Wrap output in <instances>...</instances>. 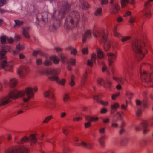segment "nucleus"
Listing matches in <instances>:
<instances>
[{"label": "nucleus", "mask_w": 153, "mask_h": 153, "mask_svg": "<svg viewBox=\"0 0 153 153\" xmlns=\"http://www.w3.org/2000/svg\"><path fill=\"white\" fill-rule=\"evenodd\" d=\"M108 33L106 30L99 31L98 30H95L93 32L94 36L96 38L101 37L102 38V41L104 42L108 37Z\"/></svg>", "instance_id": "423d86ee"}, {"label": "nucleus", "mask_w": 153, "mask_h": 153, "mask_svg": "<svg viewBox=\"0 0 153 153\" xmlns=\"http://www.w3.org/2000/svg\"><path fill=\"white\" fill-rule=\"evenodd\" d=\"M61 58L62 61L63 63H67V64H69V62L68 60V59L63 54H62L61 55Z\"/></svg>", "instance_id": "e433bc0d"}, {"label": "nucleus", "mask_w": 153, "mask_h": 153, "mask_svg": "<svg viewBox=\"0 0 153 153\" xmlns=\"http://www.w3.org/2000/svg\"><path fill=\"white\" fill-rule=\"evenodd\" d=\"M75 84V82L74 81L73 78H71L70 82V85L71 86H74Z\"/></svg>", "instance_id": "bf43d9fd"}, {"label": "nucleus", "mask_w": 153, "mask_h": 153, "mask_svg": "<svg viewBox=\"0 0 153 153\" xmlns=\"http://www.w3.org/2000/svg\"><path fill=\"white\" fill-rule=\"evenodd\" d=\"M134 17L131 16L130 17V19L129 22L131 23H132L134 22Z\"/></svg>", "instance_id": "338daca9"}, {"label": "nucleus", "mask_w": 153, "mask_h": 153, "mask_svg": "<svg viewBox=\"0 0 153 153\" xmlns=\"http://www.w3.org/2000/svg\"><path fill=\"white\" fill-rule=\"evenodd\" d=\"M98 81L100 84L103 86L105 88L109 90H111L112 82L111 79H106L105 80L100 77L98 79Z\"/></svg>", "instance_id": "6e6552de"}, {"label": "nucleus", "mask_w": 153, "mask_h": 153, "mask_svg": "<svg viewBox=\"0 0 153 153\" xmlns=\"http://www.w3.org/2000/svg\"><path fill=\"white\" fill-rule=\"evenodd\" d=\"M141 79L142 82H146L148 84L152 82L153 79L151 77H141Z\"/></svg>", "instance_id": "cd10ccee"}, {"label": "nucleus", "mask_w": 153, "mask_h": 153, "mask_svg": "<svg viewBox=\"0 0 153 153\" xmlns=\"http://www.w3.org/2000/svg\"><path fill=\"white\" fill-rule=\"evenodd\" d=\"M69 8V5L67 3L65 5L63 6L59 12V16L58 18L63 17L64 14L68 10Z\"/></svg>", "instance_id": "2eb2a0df"}, {"label": "nucleus", "mask_w": 153, "mask_h": 153, "mask_svg": "<svg viewBox=\"0 0 153 153\" xmlns=\"http://www.w3.org/2000/svg\"><path fill=\"white\" fill-rule=\"evenodd\" d=\"M70 62L71 65L74 66L75 65V59H71L70 60Z\"/></svg>", "instance_id": "13d9d810"}, {"label": "nucleus", "mask_w": 153, "mask_h": 153, "mask_svg": "<svg viewBox=\"0 0 153 153\" xmlns=\"http://www.w3.org/2000/svg\"><path fill=\"white\" fill-rule=\"evenodd\" d=\"M152 1H153V0H149L147 1L145 4L146 9L144 11V12H143V13L144 15L146 16V17L148 18H149L150 17L151 14L150 13V10L149 9H146L148 8L150 2Z\"/></svg>", "instance_id": "f3484780"}, {"label": "nucleus", "mask_w": 153, "mask_h": 153, "mask_svg": "<svg viewBox=\"0 0 153 153\" xmlns=\"http://www.w3.org/2000/svg\"><path fill=\"white\" fill-rule=\"evenodd\" d=\"M67 50H71L70 53L73 55H75L77 53V50L75 48H72L71 46H69L66 48Z\"/></svg>", "instance_id": "f704fd0d"}, {"label": "nucleus", "mask_w": 153, "mask_h": 153, "mask_svg": "<svg viewBox=\"0 0 153 153\" xmlns=\"http://www.w3.org/2000/svg\"><path fill=\"white\" fill-rule=\"evenodd\" d=\"M113 33L115 36L120 39L121 38L122 36L119 32H117V31H115V32H113Z\"/></svg>", "instance_id": "603ef678"}, {"label": "nucleus", "mask_w": 153, "mask_h": 153, "mask_svg": "<svg viewBox=\"0 0 153 153\" xmlns=\"http://www.w3.org/2000/svg\"><path fill=\"white\" fill-rule=\"evenodd\" d=\"M50 59L53 61L55 64H58L59 62V59L57 56H53L50 57Z\"/></svg>", "instance_id": "7c9ffc66"}, {"label": "nucleus", "mask_w": 153, "mask_h": 153, "mask_svg": "<svg viewBox=\"0 0 153 153\" xmlns=\"http://www.w3.org/2000/svg\"><path fill=\"white\" fill-rule=\"evenodd\" d=\"M128 3L127 0H121V4L122 8H123L126 6L127 3Z\"/></svg>", "instance_id": "8fccbe9b"}, {"label": "nucleus", "mask_w": 153, "mask_h": 153, "mask_svg": "<svg viewBox=\"0 0 153 153\" xmlns=\"http://www.w3.org/2000/svg\"><path fill=\"white\" fill-rule=\"evenodd\" d=\"M0 39L2 43H5L6 41V40L7 39V37L5 36H2L0 37Z\"/></svg>", "instance_id": "09e8293b"}, {"label": "nucleus", "mask_w": 153, "mask_h": 153, "mask_svg": "<svg viewBox=\"0 0 153 153\" xmlns=\"http://www.w3.org/2000/svg\"><path fill=\"white\" fill-rule=\"evenodd\" d=\"M120 95L119 93H117L112 95L111 98L113 100H115L116 98Z\"/></svg>", "instance_id": "5fc2aeb1"}, {"label": "nucleus", "mask_w": 153, "mask_h": 153, "mask_svg": "<svg viewBox=\"0 0 153 153\" xmlns=\"http://www.w3.org/2000/svg\"><path fill=\"white\" fill-rule=\"evenodd\" d=\"M57 28V26L56 24H52L50 26L49 28L51 30L54 31Z\"/></svg>", "instance_id": "a18cd8bd"}, {"label": "nucleus", "mask_w": 153, "mask_h": 153, "mask_svg": "<svg viewBox=\"0 0 153 153\" xmlns=\"http://www.w3.org/2000/svg\"><path fill=\"white\" fill-rule=\"evenodd\" d=\"M42 60L39 59H37L36 61V64L38 65H41L42 63Z\"/></svg>", "instance_id": "6e6d98bb"}, {"label": "nucleus", "mask_w": 153, "mask_h": 153, "mask_svg": "<svg viewBox=\"0 0 153 153\" xmlns=\"http://www.w3.org/2000/svg\"><path fill=\"white\" fill-rule=\"evenodd\" d=\"M111 47L109 43H106L104 45V49L105 51H108Z\"/></svg>", "instance_id": "37998d69"}, {"label": "nucleus", "mask_w": 153, "mask_h": 153, "mask_svg": "<svg viewBox=\"0 0 153 153\" xmlns=\"http://www.w3.org/2000/svg\"><path fill=\"white\" fill-rule=\"evenodd\" d=\"M107 55L108 57L109 64L110 66L113 65L114 61L116 59L117 56L116 53H114L112 52H108L107 53Z\"/></svg>", "instance_id": "f8f14e48"}, {"label": "nucleus", "mask_w": 153, "mask_h": 153, "mask_svg": "<svg viewBox=\"0 0 153 153\" xmlns=\"http://www.w3.org/2000/svg\"><path fill=\"white\" fill-rule=\"evenodd\" d=\"M70 99L69 96L68 94H65L63 96V101L66 103Z\"/></svg>", "instance_id": "ea45409f"}, {"label": "nucleus", "mask_w": 153, "mask_h": 153, "mask_svg": "<svg viewBox=\"0 0 153 153\" xmlns=\"http://www.w3.org/2000/svg\"><path fill=\"white\" fill-rule=\"evenodd\" d=\"M80 7L83 9H86L88 8L89 5L87 3L85 2L83 0H80Z\"/></svg>", "instance_id": "393cba45"}, {"label": "nucleus", "mask_w": 153, "mask_h": 153, "mask_svg": "<svg viewBox=\"0 0 153 153\" xmlns=\"http://www.w3.org/2000/svg\"><path fill=\"white\" fill-rule=\"evenodd\" d=\"M101 2L102 5L106 4L108 3V0H102L101 1Z\"/></svg>", "instance_id": "e2e57ef3"}, {"label": "nucleus", "mask_w": 153, "mask_h": 153, "mask_svg": "<svg viewBox=\"0 0 153 153\" xmlns=\"http://www.w3.org/2000/svg\"><path fill=\"white\" fill-rule=\"evenodd\" d=\"M96 59V56L95 53L93 54L92 55L91 60H88L87 62V65L91 67L92 66L93 62H95Z\"/></svg>", "instance_id": "aec40b11"}, {"label": "nucleus", "mask_w": 153, "mask_h": 153, "mask_svg": "<svg viewBox=\"0 0 153 153\" xmlns=\"http://www.w3.org/2000/svg\"><path fill=\"white\" fill-rule=\"evenodd\" d=\"M140 73L141 76H153V66H151V70L149 72L143 70L140 66Z\"/></svg>", "instance_id": "ddd939ff"}, {"label": "nucleus", "mask_w": 153, "mask_h": 153, "mask_svg": "<svg viewBox=\"0 0 153 153\" xmlns=\"http://www.w3.org/2000/svg\"><path fill=\"white\" fill-rule=\"evenodd\" d=\"M145 43L140 40H137L134 41L132 44L133 50L136 53V56L140 60L143 58L145 55L143 52V47Z\"/></svg>", "instance_id": "7ed1b4c3"}, {"label": "nucleus", "mask_w": 153, "mask_h": 153, "mask_svg": "<svg viewBox=\"0 0 153 153\" xmlns=\"http://www.w3.org/2000/svg\"><path fill=\"white\" fill-rule=\"evenodd\" d=\"M54 90L52 88H50L48 90L44 91L43 93L45 97L53 99L54 97L53 92Z\"/></svg>", "instance_id": "4468645a"}, {"label": "nucleus", "mask_w": 153, "mask_h": 153, "mask_svg": "<svg viewBox=\"0 0 153 153\" xmlns=\"http://www.w3.org/2000/svg\"><path fill=\"white\" fill-rule=\"evenodd\" d=\"M49 78L50 80L54 81L61 85L63 86L65 85V80L64 79H60L59 77H49Z\"/></svg>", "instance_id": "dca6fc26"}, {"label": "nucleus", "mask_w": 153, "mask_h": 153, "mask_svg": "<svg viewBox=\"0 0 153 153\" xmlns=\"http://www.w3.org/2000/svg\"><path fill=\"white\" fill-rule=\"evenodd\" d=\"M82 52L84 54H87L88 53L87 48H83L82 51Z\"/></svg>", "instance_id": "680f3d73"}, {"label": "nucleus", "mask_w": 153, "mask_h": 153, "mask_svg": "<svg viewBox=\"0 0 153 153\" xmlns=\"http://www.w3.org/2000/svg\"><path fill=\"white\" fill-rule=\"evenodd\" d=\"M51 61V60L50 59V57H47L46 59L43 62V64L47 66L51 65L52 64Z\"/></svg>", "instance_id": "72a5a7b5"}, {"label": "nucleus", "mask_w": 153, "mask_h": 153, "mask_svg": "<svg viewBox=\"0 0 153 153\" xmlns=\"http://www.w3.org/2000/svg\"><path fill=\"white\" fill-rule=\"evenodd\" d=\"M80 18L79 13L76 11L71 12L66 18V20L69 21L71 26L65 24L64 27L67 30L71 29L72 27H75L78 25Z\"/></svg>", "instance_id": "f03ea898"}, {"label": "nucleus", "mask_w": 153, "mask_h": 153, "mask_svg": "<svg viewBox=\"0 0 153 153\" xmlns=\"http://www.w3.org/2000/svg\"><path fill=\"white\" fill-rule=\"evenodd\" d=\"M107 110L105 108H102L101 110L100 113L102 114H104L107 112Z\"/></svg>", "instance_id": "69168bd1"}, {"label": "nucleus", "mask_w": 153, "mask_h": 153, "mask_svg": "<svg viewBox=\"0 0 153 153\" xmlns=\"http://www.w3.org/2000/svg\"><path fill=\"white\" fill-rule=\"evenodd\" d=\"M117 119L113 118L111 120V126L114 128H117L118 126V124L117 123Z\"/></svg>", "instance_id": "c85d7f7f"}, {"label": "nucleus", "mask_w": 153, "mask_h": 153, "mask_svg": "<svg viewBox=\"0 0 153 153\" xmlns=\"http://www.w3.org/2000/svg\"><path fill=\"white\" fill-rule=\"evenodd\" d=\"M91 36L90 31L89 30H87L85 31L84 34L82 37V42L85 43L86 40L89 39Z\"/></svg>", "instance_id": "a211bd4d"}, {"label": "nucleus", "mask_w": 153, "mask_h": 153, "mask_svg": "<svg viewBox=\"0 0 153 153\" xmlns=\"http://www.w3.org/2000/svg\"><path fill=\"white\" fill-rule=\"evenodd\" d=\"M26 68L24 67H22L19 68L17 71V73L20 76H25L26 75V72L23 71H26Z\"/></svg>", "instance_id": "b1692460"}, {"label": "nucleus", "mask_w": 153, "mask_h": 153, "mask_svg": "<svg viewBox=\"0 0 153 153\" xmlns=\"http://www.w3.org/2000/svg\"><path fill=\"white\" fill-rule=\"evenodd\" d=\"M100 97L99 96H95L93 97V99L96 100L98 102L104 105H107L108 104V102H104L102 101L99 100Z\"/></svg>", "instance_id": "a878e982"}, {"label": "nucleus", "mask_w": 153, "mask_h": 153, "mask_svg": "<svg viewBox=\"0 0 153 153\" xmlns=\"http://www.w3.org/2000/svg\"><path fill=\"white\" fill-rule=\"evenodd\" d=\"M129 65L127 63V65L125 66L123 71V73L125 76H128L129 74Z\"/></svg>", "instance_id": "58836bf2"}, {"label": "nucleus", "mask_w": 153, "mask_h": 153, "mask_svg": "<svg viewBox=\"0 0 153 153\" xmlns=\"http://www.w3.org/2000/svg\"><path fill=\"white\" fill-rule=\"evenodd\" d=\"M30 141L32 143H35L37 141V137L34 134L31 135L29 137H24L19 142V143H24L28 141Z\"/></svg>", "instance_id": "9b49d317"}, {"label": "nucleus", "mask_w": 153, "mask_h": 153, "mask_svg": "<svg viewBox=\"0 0 153 153\" xmlns=\"http://www.w3.org/2000/svg\"><path fill=\"white\" fill-rule=\"evenodd\" d=\"M137 130L140 129L142 130L143 133L144 135L146 134L149 131L148 128V125L147 123L143 122L140 123L139 126H137L135 128Z\"/></svg>", "instance_id": "9d476101"}, {"label": "nucleus", "mask_w": 153, "mask_h": 153, "mask_svg": "<svg viewBox=\"0 0 153 153\" xmlns=\"http://www.w3.org/2000/svg\"><path fill=\"white\" fill-rule=\"evenodd\" d=\"M6 2V0H0V7L3 6Z\"/></svg>", "instance_id": "4d7b16f0"}, {"label": "nucleus", "mask_w": 153, "mask_h": 153, "mask_svg": "<svg viewBox=\"0 0 153 153\" xmlns=\"http://www.w3.org/2000/svg\"><path fill=\"white\" fill-rule=\"evenodd\" d=\"M33 91L34 92H36L37 91V87L36 86H34L33 88L28 87L26 88L25 91L14 90L11 92L8 96L0 99V106L7 104L13 99L23 97L25 94V95L23 100L24 102H27L31 98L33 97Z\"/></svg>", "instance_id": "f257e3e1"}, {"label": "nucleus", "mask_w": 153, "mask_h": 153, "mask_svg": "<svg viewBox=\"0 0 153 153\" xmlns=\"http://www.w3.org/2000/svg\"><path fill=\"white\" fill-rule=\"evenodd\" d=\"M124 127V124L123 122L122 123L121 126H120V134H122L125 132V130L123 128Z\"/></svg>", "instance_id": "3c124183"}, {"label": "nucleus", "mask_w": 153, "mask_h": 153, "mask_svg": "<svg viewBox=\"0 0 153 153\" xmlns=\"http://www.w3.org/2000/svg\"><path fill=\"white\" fill-rule=\"evenodd\" d=\"M28 149L25 147H13L7 149L5 153H27Z\"/></svg>", "instance_id": "39448f33"}, {"label": "nucleus", "mask_w": 153, "mask_h": 153, "mask_svg": "<svg viewBox=\"0 0 153 153\" xmlns=\"http://www.w3.org/2000/svg\"><path fill=\"white\" fill-rule=\"evenodd\" d=\"M106 132V128L105 127H102L99 129V133L101 134V136L98 139V141L102 147H104L105 146V142L103 139L105 136Z\"/></svg>", "instance_id": "1a4fd4ad"}, {"label": "nucleus", "mask_w": 153, "mask_h": 153, "mask_svg": "<svg viewBox=\"0 0 153 153\" xmlns=\"http://www.w3.org/2000/svg\"><path fill=\"white\" fill-rule=\"evenodd\" d=\"M119 107L118 103H115L111 105V108L112 109L111 113H113L116 111V109Z\"/></svg>", "instance_id": "c756f323"}, {"label": "nucleus", "mask_w": 153, "mask_h": 153, "mask_svg": "<svg viewBox=\"0 0 153 153\" xmlns=\"http://www.w3.org/2000/svg\"><path fill=\"white\" fill-rule=\"evenodd\" d=\"M52 118V117L51 115L48 116H47L44 120L43 121V123H47L49 122L51 119Z\"/></svg>", "instance_id": "c03bdc74"}, {"label": "nucleus", "mask_w": 153, "mask_h": 153, "mask_svg": "<svg viewBox=\"0 0 153 153\" xmlns=\"http://www.w3.org/2000/svg\"><path fill=\"white\" fill-rule=\"evenodd\" d=\"M96 16H101L102 14V9L101 8H98L95 10L94 13Z\"/></svg>", "instance_id": "c9c22d12"}, {"label": "nucleus", "mask_w": 153, "mask_h": 153, "mask_svg": "<svg viewBox=\"0 0 153 153\" xmlns=\"http://www.w3.org/2000/svg\"><path fill=\"white\" fill-rule=\"evenodd\" d=\"M119 10V7L118 4L116 3L114 4L113 8L111 10L110 12L114 14H117Z\"/></svg>", "instance_id": "412c9836"}, {"label": "nucleus", "mask_w": 153, "mask_h": 153, "mask_svg": "<svg viewBox=\"0 0 153 153\" xmlns=\"http://www.w3.org/2000/svg\"><path fill=\"white\" fill-rule=\"evenodd\" d=\"M55 104L54 103H48L46 105L47 108L49 109L53 108L55 107Z\"/></svg>", "instance_id": "79ce46f5"}, {"label": "nucleus", "mask_w": 153, "mask_h": 153, "mask_svg": "<svg viewBox=\"0 0 153 153\" xmlns=\"http://www.w3.org/2000/svg\"><path fill=\"white\" fill-rule=\"evenodd\" d=\"M102 71L103 72L107 71V67L105 64L103 65V66L102 68Z\"/></svg>", "instance_id": "0e129e2a"}, {"label": "nucleus", "mask_w": 153, "mask_h": 153, "mask_svg": "<svg viewBox=\"0 0 153 153\" xmlns=\"http://www.w3.org/2000/svg\"><path fill=\"white\" fill-rule=\"evenodd\" d=\"M88 121L85 123V128H87L90 126H91V123L89 121Z\"/></svg>", "instance_id": "864d4df0"}, {"label": "nucleus", "mask_w": 153, "mask_h": 153, "mask_svg": "<svg viewBox=\"0 0 153 153\" xmlns=\"http://www.w3.org/2000/svg\"><path fill=\"white\" fill-rule=\"evenodd\" d=\"M113 79L116 81L118 83H122L123 82L125 79L123 77H113Z\"/></svg>", "instance_id": "473e14b6"}, {"label": "nucleus", "mask_w": 153, "mask_h": 153, "mask_svg": "<svg viewBox=\"0 0 153 153\" xmlns=\"http://www.w3.org/2000/svg\"><path fill=\"white\" fill-rule=\"evenodd\" d=\"M39 54L40 55L44 56V53L40 51H34L33 53V55L36 56L37 55Z\"/></svg>", "instance_id": "4c0bfd02"}, {"label": "nucleus", "mask_w": 153, "mask_h": 153, "mask_svg": "<svg viewBox=\"0 0 153 153\" xmlns=\"http://www.w3.org/2000/svg\"><path fill=\"white\" fill-rule=\"evenodd\" d=\"M17 83V80L14 78H13L10 79L9 81L10 85L11 87L12 88L15 87Z\"/></svg>", "instance_id": "bb28decb"}, {"label": "nucleus", "mask_w": 153, "mask_h": 153, "mask_svg": "<svg viewBox=\"0 0 153 153\" xmlns=\"http://www.w3.org/2000/svg\"><path fill=\"white\" fill-rule=\"evenodd\" d=\"M121 41L123 42H124L128 40H129L131 38L130 36H126L125 37H123L122 36Z\"/></svg>", "instance_id": "49530a36"}, {"label": "nucleus", "mask_w": 153, "mask_h": 153, "mask_svg": "<svg viewBox=\"0 0 153 153\" xmlns=\"http://www.w3.org/2000/svg\"><path fill=\"white\" fill-rule=\"evenodd\" d=\"M29 30V27H26L23 28V35L27 38H30V35L28 33Z\"/></svg>", "instance_id": "6ab92c4d"}, {"label": "nucleus", "mask_w": 153, "mask_h": 153, "mask_svg": "<svg viewBox=\"0 0 153 153\" xmlns=\"http://www.w3.org/2000/svg\"><path fill=\"white\" fill-rule=\"evenodd\" d=\"M24 48V47L23 45H21L19 44L16 46V49L19 51H21L23 50Z\"/></svg>", "instance_id": "de8ad7c7"}, {"label": "nucleus", "mask_w": 153, "mask_h": 153, "mask_svg": "<svg viewBox=\"0 0 153 153\" xmlns=\"http://www.w3.org/2000/svg\"><path fill=\"white\" fill-rule=\"evenodd\" d=\"M75 145L78 146H82L88 149H91L92 147V145L91 144H87L84 142H82L80 143H76Z\"/></svg>", "instance_id": "5701e85b"}, {"label": "nucleus", "mask_w": 153, "mask_h": 153, "mask_svg": "<svg viewBox=\"0 0 153 153\" xmlns=\"http://www.w3.org/2000/svg\"><path fill=\"white\" fill-rule=\"evenodd\" d=\"M85 117L86 120L90 121H97L99 119L98 117H91L89 116H85Z\"/></svg>", "instance_id": "4be33fe9"}, {"label": "nucleus", "mask_w": 153, "mask_h": 153, "mask_svg": "<svg viewBox=\"0 0 153 153\" xmlns=\"http://www.w3.org/2000/svg\"><path fill=\"white\" fill-rule=\"evenodd\" d=\"M15 24L14 25V27L19 26L23 24V22L19 20H16L15 21Z\"/></svg>", "instance_id": "a19ab883"}, {"label": "nucleus", "mask_w": 153, "mask_h": 153, "mask_svg": "<svg viewBox=\"0 0 153 153\" xmlns=\"http://www.w3.org/2000/svg\"><path fill=\"white\" fill-rule=\"evenodd\" d=\"M7 40L8 41V42L10 43H12L14 41L13 39L11 37H10L9 38L7 37Z\"/></svg>", "instance_id": "774afa93"}, {"label": "nucleus", "mask_w": 153, "mask_h": 153, "mask_svg": "<svg viewBox=\"0 0 153 153\" xmlns=\"http://www.w3.org/2000/svg\"><path fill=\"white\" fill-rule=\"evenodd\" d=\"M97 56L98 58L102 59L103 58L104 55L103 52L100 49H97Z\"/></svg>", "instance_id": "2f4dec72"}, {"label": "nucleus", "mask_w": 153, "mask_h": 153, "mask_svg": "<svg viewBox=\"0 0 153 153\" xmlns=\"http://www.w3.org/2000/svg\"><path fill=\"white\" fill-rule=\"evenodd\" d=\"M7 52V51L4 48L0 51V60H3L0 63V69L3 68L5 71H7L11 69L13 66V64L11 62H7L5 56V54Z\"/></svg>", "instance_id": "20e7f679"}, {"label": "nucleus", "mask_w": 153, "mask_h": 153, "mask_svg": "<svg viewBox=\"0 0 153 153\" xmlns=\"http://www.w3.org/2000/svg\"><path fill=\"white\" fill-rule=\"evenodd\" d=\"M136 104L137 106V109L136 110V113L137 116L140 117L141 115V109L146 107L147 105L146 102L145 101L141 102L138 100H136Z\"/></svg>", "instance_id": "0eeeda50"}, {"label": "nucleus", "mask_w": 153, "mask_h": 153, "mask_svg": "<svg viewBox=\"0 0 153 153\" xmlns=\"http://www.w3.org/2000/svg\"><path fill=\"white\" fill-rule=\"evenodd\" d=\"M21 39L20 36L18 34H15V39L16 41H18Z\"/></svg>", "instance_id": "052dcab7"}]
</instances>
